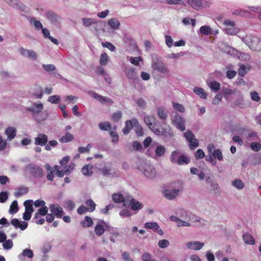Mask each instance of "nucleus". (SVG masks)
I'll return each mask as SVG.
<instances>
[{
	"mask_svg": "<svg viewBox=\"0 0 261 261\" xmlns=\"http://www.w3.org/2000/svg\"><path fill=\"white\" fill-rule=\"evenodd\" d=\"M144 121L149 129L157 135H163L166 137L174 135L170 126L163 127L159 122L156 121V118L153 116H145Z\"/></svg>",
	"mask_w": 261,
	"mask_h": 261,
	"instance_id": "obj_1",
	"label": "nucleus"
},
{
	"mask_svg": "<svg viewBox=\"0 0 261 261\" xmlns=\"http://www.w3.org/2000/svg\"><path fill=\"white\" fill-rule=\"evenodd\" d=\"M239 37L251 50L256 53H261V37L252 35Z\"/></svg>",
	"mask_w": 261,
	"mask_h": 261,
	"instance_id": "obj_2",
	"label": "nucleus"
},
{
	"mask_svg": "<svg viewBox=\"0 0 261 261\" xmlns=\"http://www.w3.org/2000/svg\"><path fill=\"white\" fill-rule=\"evenodd\" d=\"M43 105L42 103H33L30 107L27 108L26 110L32 113V115L36 121L40 123L48 117L46 111H42Z\"/></svg>",
	"mask_w": 261,
	"mask_h": 261,
	"instance_id": "obj_3",
	"label": "nucleus"
},
{
	"mask_svg": "<svg viewBox=\"0 0 261 261\" xmlns=\"http://www.w3.org/2000/svg\"><path fill=\"white\" fill-rule=\"evenodd\" d=\"M176 214L178 217L171 216L169 220L176 222L177 227H190L191 226V224L189 222L190 214L187 211L179 209L177 211Z\"/></svg>",
	"mask_w": 261,
	"mask_h": 261,
	"instance_id": "obj_4",
	"label": "nucleus"
},
{
	"mask_svg": "<svg viewBox=\"0 0 261 261\" xmlns=\"http://www.w3.org/2000/svg\"><path fill=\"white\" fill-rule=\"evenodd\" d=\"M170 160L173 164L178 165H187L190 162V159L186 155L178 150L172 152Z\"/></svg>",
	"mask_w": 261,
	"mask_h": 261,
	"instance_id": "obj_5",
	"label": "nucleus"
},
{
	"mask_svg": "<svg viewBox=\"0 0 261 261\" xmlns=\"http://www.w3.org/2000/svg\"><path fill=\"white\" fill-rule=\"evenodd\" d=\"M151 67L154 70H156L161 73L168 74L170 72L169 69L156 55L152 56Z\"/></svg>",
	"mask_w": 261,
	"mask_h": 261,
	"instance_id": "obj_6",
	"label": "nucleus"
},
{
	"mask_svg": "<svg viewBox=\"0 0 261 261\" xmlns=\"http://www.w3.org/2000/svg\"><path fill=\"white\" fill-rule=\"evenodd\" d=\"M139 170L148 179H153L156 175V171L153 166L147 162H142L140 165Z\"/></svg>",
	"mask_w": 261,
	"mask_h": 261,
	"instance_id": "obj_7",
	"label": "nucleus"
},
{
	"mask_svg": "<svg viewBox=\"0 0 261 261\" xmlns=\"http://www.w3.org/2000/svg\"><path fill=\"white\" fill-rule=\"evenodd\" d=\"M171 121L172 124L175 126L177 129L183 132L185 130V120L181 116H180L178 113L176 112L173 113Z\"/></svg>",
	"mask_w": 261,
	"mask_h": 261,
	"instance_id": "obj_8",
	"label": "nucleus"
},
{
	"mask_svg": "<svg viewBox=\"0 0 261 261\" xmlns=\"http://www.w3.org/2000/svg\"><path fill=\"white\" fill-rule=\"evenodd\" d=\"M223 24L225 27L224 31L228 35H236L240 32V29L236 27L235 23L233 21L225 20Z\"/></svg>",
	"mask_w": 261,
	"mask_h": 261,
	"instance_id": "obj_9",
	"label": "nucleus"
},
{
	"mask_svg": "<svg viewBox=\"0 0 261 261\" xmlns=\"http://www.w3.org/2000/svg\"><path fill=\"white\" fill-rule=\"evenodd\" d=\"M83 25L86 27H89L94 25L93 28L96 32L98 31V28L101 27L105 25V22L102 21H97L94 19L91 18H83L82 19Z\"/></svg>",
	"mask_w": 261,
	"mask_h": 261,
	"instance_id": "obj_10",
	"label": "nucleus"
},
{
	"mask_svg": "<svg viewBox=\"0 0 261 261\" xmlns=\"http://www.w3.org/2000/svg\"><path fill=\"white\" fill-rule=\"evenodd\" d=\"M25 169L30 173L37 177L43 176V171L41 168L34 164H29L25 167Z\"/></svg>",
	"mask_w": 261,
	"mask_h": 261,
	"instance_id": "obj_11",
	"label": "nucleus"
},
{
	"mask_svg": "<svg viewBox=\"0 0 261 261\" xmlns=\"http://www.w3.org/2000/svg\"><path fill=\"white\" fill-rule=\"evenodd\" d=\"M124 206H130L133 211H138L143 207V205L139 201L135 200L130 196H128L127 201L124 202Z\"/></svg>",
	"mask_w": 261,
	"mask_h": 261,
	"instance_id": "obj_12",
	"label": "nucleus"
},
{
	"mask_svg": "<svg viewBox=\"0 0 261 261\" xmlns=\"http://www.w3.org/2000/svg\"><path fill=\"white\" fill-rule=\"evenodd\" d=\"M187 3L195 10H199L210 5L207 0H188Z\"/></svg>",
	"mask_w": 261,
	"mask_h": 261,
	"instance_id": "obj_13",
	"label": "nucleus"
},
{
	"mask_svg": "<svg viewBox=\"0 0 261 261\" xmlns=\"http://www.w3.org/2000/svg\"><path fill=\"white\" fill-rule=\"evenodd\" d=\"M5 2L11 7L25 13L28 12L27 7L19 0H5Z\"/></svg>",
	"mask_w": 261,
	"mask_h": 261,
	"instance_id": "obj_14",
	"label": "nucleus"
},
{
	"mask_svg": "<svg viewBox=\"0 0 261 261\" xmlns=\"http://www.w3.org/2000/svg\"><path fill=\"white\" fill-rule=\"evenodd\" d=\"M19 53L23 57L29 58L32 61H36L38 58L37 53L33 50L25 49L24 48H20Z\"/></svg>",
	"mask_w": 261,
	"mask_h": 261,
	"instance_id": "obj_15",
	"label": "nucleus"
},
{
	"mask_svg": "<svg viewBox=\"0 0 261 261\" xmlns=\"http://www.w3.org/2000/svg\"><path fill=\"white\" fill-rule=\"evenodd\" d=\"M45 16L50 22L54 25L59 24L61 20L60 16L51 11H47L45 13Z\"/></svg>",
	"mask_w": 261,
	"mask_h": 261,
	"instance_id": "obj_16",
	"label": "nucleus"
},
{
	"mask_svg": "<svg viewBox=\"0 0 261 261\" xmlns=\"http://www.w3.org/2000/svg\"><path fill=\"white\" fill-rule=\"evenodd\" d=\"M207 150L208 152L215 158H217L219 161H222L223 160V158L220 149H216L214 144H208L207 146Z\"/></svg>",
	"mask_w": 261,
	"mask_h": 261,
	"instance_id": "obj_17",
	"label": "nucleus"
},
{
	"mask_svg": "<svg viewBox=\"0 0 261 261\" xmlns=\"http://www.w3.org/2000/svg\"><path fill=\"white\" fill-rule=\"evenodd\" d=\"M88 94L101 103H113L111 99L102 96L93 91H89Z\"/></svg>",
	"mask_w": 261,
	"mask_h": 261,
	"instance_id": "obj_18",
	"label": "nucleus"
},
{
	"mask_svg": "<svg viewBox=\"0 0 261 261\" xmlns=\"http://www.w3.org/2000/svg\"><path fill=\"white\" fill-rule=\"evenodd\" d=\"M34 140L35 145L43 146L48 142V137L44 134L40 133L35 138Z\"/></svg>",
	"mask_w": 261,
	"mask_h": 261,
	"instance_id": "obj_19",
	"label": "nucleus"
},
{
	"mask_svg": "<svg viewBox=\"0 0 261 261\" xmlns=\"http://www.w3.org/2000/svg\"><path fill=\"white\" fill-rule=\"evenodd\" d=\"M100 172L101 174L107 177H117L119 176L118 172L116 171H113L110 168L105 166L101 169H100Z\"/></svg>",
	"mask_w": 261,
	"mask_h": 261,
	"instance_id": "obj_20",
	"label": "nucleus"
},
{
	"mask_svg": "<svg viewBox=\"0 0 261 261\" xmlns=\"http://www.w3.org/2000/svg\"><path fill=\"white\" fill-rule=\"evenodd\" d=\"M108 227L109 226L103 221H100L95 226V233L97 236H100L103 234L105 231L106 230Z\"/></svg>",
	"mask_w": 261,
	"mask_h": 261,
	"instance_id": "obj_21",
	"label": "nucleus"
},
{
	"mask_svg": "<svg viewBox=\"0 0 261 261\" xmlns=\"http://www.w3.org/2000/svg\"><path fill=\"white\" fill-rule=\"evenodd\" d=\"M180 192L179 189H167L164 192V196L168 200L175 198Z\"/></svg>",
	"mask_w": 261,
	"mask_h": 261,
	"instance_id": "obj_22",
	"label": "nucleus"
},
{
	"mask_svg": "<svg viewBox=\"0 0 261 261\" xmlns=\"http://www.w3.org/2000/svg\"><path fill=\"white\" fill-rule=\"evenodd\" d=\"M49 209L54 215L58 218H62L64 214L63 208L58 204H51Z\"/></svg>",
	"mask_w": 261,
	"mask_h": 261,
	"instance_id": "obj_23",
	"label": "nucleus"
},
{
	"mask_svg": "<svg viewBox=\"0 0 261 261\" xmlns=\"http://www.w3.org/2000/svg\"><path fill=\"white\" fill-rule=\"evenodd\" d=\"M204 245V244L203 243L199 241H190L186 244L188 249L194 250H199Z\"/></svg>",
	"mask_w": 261,
	"mask_h": 261,
	"instance_id": "obj_24",
	"label": "nucleus"
},
{
	"mask_svg": "<svg viewBox=\"0 0 261 261\" xmlns=\"http://www.w3.org/2000/svg\"><path fill=\"white\" fill-rule=\"evenodd\" d=\"M156 114L163 123L165 124L168 118V113L166 110L162 107H158L156 109Z\"/></svg>",
	"mask_w": 261,
	"mask_h": 261,
	"instance_id": "obj_25",
	"label": "nucleus"
},
{
	"mask_svg": "<svg viewBox=\"0 0 261 261\" xmlns=\"http://www.w3.org/2000/svg\"><path fill=\"white\" fill-rule=\"evenodd\" d=\"M11 223L15 228H19L21 230L25 229L28 225L27 222L25 221H20L17 219H12L11 221Z\"/></svg>",
	"mask_w": 261,
	"mask_h": 261,
	"instance_id": "obj_26",
	"label": "nucleus"
},
{
	"mask_svg": "<svg viewBox=\"0 0 261 261\" xmlns=\"http://www.w3.org/2000/svg\"><path fill=\"white\" fill-rule=\"evenodd\" d=\"M17 130L14 127H8L5 130V134L7 136V141H11L16 136Z\"/></svg>",
	"mask_w": 261,
	"mask_h": 261,
	"instance_id": "obj_27",
	"label": "nucleus"
},
{
	"mask_svg": "<svg viewBox=\"0 0 261 261\" xmlns=\"http://www.w3.org/2000/svg\"><path fill=\"white\" fill-rule=\"evenodd\" d=\"M34 253L33 251L27 248L23 250L22 252L18 255V257L20 260H24L25 257L32 259Z\"/></svg>",
	"mask_w": 261,
	"mask_h": 261,
	"instance_id": "obj_28",
	"label": "nucleus"
},
{
	"mask_svg": "<svg viewBox=\"0 0 261 261\" xmlns=\"http://www.w3.org/2000/svg\"><path fill=\"white\" fill-rule=\"evenodd\" d=\"M124 72L127 79L132 81H135L138 79L137 72L135 68H126Z\"/></svg>",
	"mask_w": 261,
	"mask_h": 261,
	"instance_id": "obj_29",
	"label": "nucleus"
},
{
	"mask_svg": "<svg viewBox=\"0 0 261 261\" xmlns=\"http://www.w3.org/2000/svg\"><path fill=\"white\" fill-rule=\"evenodd\" d=\"M218 47L222 51L227 54H231L234 53V49L224 42H221L219 44Z\"/></svg>",
	"mask_w": 261,
	"mask_h": 261,
	"instance_id": "obj_30",
	"label": "nucleus"
},
{
	"mask_svg": "<svg viewBox=\"0 0 261 261\" xmlns=\"http://www.w3.org/2000/svg\"><path fill=\"white\" fill-rule=\"evenodd\" d=\"M138 122V120L136 119H133L132 120H126L125 123V126L122 130L123 134L125 135L128 134L133 127V124H136Z\"/></svg>",
	"mask_w": 261,
	"mask_h": 261,
	"instance_id": "obj_31",
	"label": "nucleus"
},
{
	"mask_svg": "<svg viewBox=\"0 0 261 261\" xmlns=\"http://www.w3.org/2000/svg\"><path fill=\"white\" fill-rule=\"evenodd\" d=\"M234 105L241 109L246 108V105L244 102V96L240 92L238 94V97L234 101Z\"/></svg>",
	"mask_w": 261,
	"mask_h": 261,
	"instance_id": "obj_32",
	"label": "nucleus"
},
{
	"mask_svg": "<svg viewBox=\"0 0 261 261\" xmlns=\"http://www.w3.org/2000/svg\"><path fill=\"white\" fill-rule=\"evenodd\" d=\"M112 199L114 202L117 203L122 202L124 205V202L127 201L128 197L125 198L121 194L115 193L112 195Z\"/></svg>",
	"mask_w": 261,
	"mask_h": 261,
	"instance_id": "obj_33",
	"label": "nucleus"
},
{
	"mask_svg": "<svg viewBox=\"0 0 261 261\" xmlns=\"http://www.w3.org/2000/svg\"><path fill=\"white\" fill-rule=\"evenodd\" d=\"M207 85L214 92H217L220 89V84L216 81H207Z\"/></svg>",
	"mask_w": 261,
	"mask_h": 261,
	"instance_id": "obj_34",
	"label": "nucleus"
},
{
	"mask_svg": "<svg viewBox=\"0 0 261 261\" xmlns=\"http://www.w3.org/2000/svg\"><path fill=\"white\" fill-rule=\"evenodd\" d=\"M108 25L113 30H117L120 25L119 20L115 18H111L108 21Z\"/></svg>",
	"mask_w": 261,
	"mask_h": 261,
	"instance_id": "obj_35",
	"label": "nucleus"
},
{
	"mask_svg": "<svg viewBox=\"0 0 261 261\" xmlns=\"http://www.w3.org/2000/svg\"><path fill=\"white\" fill-rule=\"evenodd\" d=\"M231 185L239 190H242L245 187L244 183L240 179H235L232 180Z\"/></svg>",
	"mask_w": 261,
	"mask_h": 261,
	"instance_id": "obj_36",
	"label": "nucleus"
},
{
	"mask_svg": "<svg viewBox=\"0 0 261 261\" xmlns=\"http://www.w3.org/2000/svg\"><path fill=\"white\" fill-rule=\"evenodd\" d=\"M194 92L199 96L201 98L206 99L207 94L203 89L200 87H196L193 90Z\"/></svg>",
	"mask_w": 261,
	"mask_h": 261,
	"instance_id": "obj_37",
	"label": "nucleus"
},
{
	"mask_svg": "<svg viewBox=\"0 0 261 261\" xmlns=\"http://www.w3.org/2000/svg\"><path fill=\"white\" fill-rule=\"evenodd\" d=\"M250 69L249 66H247L244 64H240L238 70V74L240 76L243 77L247 74Z\"/></svg>",
	"mask_w": 261,
	"mask_h": 261,
	"instance_id": "obj_38",
	"label": "nucleus"
},
{
	"mask_svg": "<svg viewBox=\"0 0 261 261\" xmlns=\"http://www.w3.org/2000/svg\"><path fill=\"white\" fill-rule=\"evenodd\" d=\"M210 191L213 195H218L220 194V189L218 183L216 182L211 183L210 187Z\"/></svg>",
	"mask_w": 261,
	"mask_h": 261,
	"instance_id": "obj_39",
	"label": "nucleus"
},
{
	"mask_svg": "<svg viewBox=\"0 0 261 261\" xmlns=\"http://www.w3.org/2000/svg\"><path fill=\"white\" fill-rule=\"evenodd\" d=\"M243 238L244 242L247 244L253 245L255 243L254 239L248 233H244Z\"/></svg>",
	"mask_w": 261,
	"mask_h": 261,
	"instance_id": "obj_40",
	"label": "nucleus"
},
{
	"mask_svg": "<svg viewBox=\"0 0 261 261\" xmlns=\"http://www.w3.org/2000/svg\"><path fill=\"white\" fill-rule=\"evenodd\" d=\"M73 139V135L68 132H66L65 136L60 138L59 141L61 143H66L72 141Z\"/></svg>",
	"mask_w": 261,
	"mask_h": 261,
	"instance_id": "obj_41",
	"label": "nucleus"
},
{
	"mask_svg": "<svg viewBox=\"0 0 261 261\" xmlns=\"http://www.w3.org/2000/svg\"><path fill=\"white\" fill-rule=\"evenodd\" d=\"M92 166L89 164L84 166L82 169V173L87 176L92 175L93 172L92 171Z\"/></svg>",
	"mask_w": 261,
	"mask_h": 261,
	"instance_id": "obj_42",
	"label": "nucleus"
},
{
	"mask_svg": "<svg viewBox=\"0 0 261 261\" xmlns=\"http://www.w3.org/2000/svg\"><path fill=\"white\" fill-rule=\"evenodd\" d=\"M166 151V148L162 145H159L155 150V155L160 157L163 156Z\"/></svg>",
	"mask_w": 261,
	"mask_h": 261,
	"instance_id": "obj_43",
	"label": "nucleus"
},
{
	"mask_svg": "<svg viewBox=\"0 0 261 261\" xmlns=\"http://www.w3.org/2000/svg\"><path fill=\"white\" fill-rule=\"evenodd\" d=\"M33 201L32 200H28L24 201V205L25 206V211L32 214L34 211L33 207Z\"/></svg>",
	"mask_w": 261,
	"mask_h": 261,
	"instance_id": "obj_44",
	"label": "nucleus"
},
{
	"mask_svg": "<svg viewBox=\"0 0 261 261\" xmlns=\"http://www.w3.org/2000/svg\"><path fill=\"white\" fill-rule=\"evenodd\" d=\"M29 21L32 25H33L37 30L42 29L43 25L40 21L37 20L34 17H31L29 19Z\"/></svg>",
	"mask_w": 261,
	"mask_h": 261,
	"instance_id": "obj_45",
	"label": "nucleus"
},
{
	"mask_svg": "<svg viewBox=\"0 0 261 261\" xmlns=\"http://www.w3.org/2000/svg\"><path fill=\"white\" fill-rule=\"evenodd\" d=\"M127 146L128 147V149L130 151H133V150L139 151L142 149V146L141 144L137 141H134L132 143L133 149H131L130 148V144H128L127 145Z\"/></svg>",
	"mask_w": 261,
	"mask_h": 261,
	"instance_id": "obj_46",
	"label": "nucleus"
},
{
	"mask_svg": "<svg viewBox=\"0 0 261 261\" xmlns=\"http://www.w3.org/2000/svg\"><path fill=\"white\" fill-rule=\"evenodd\" d=\"M48 210V207L46 206H42V207L38 210V212L35 214V218H38L39 215L45 216L47 214Z\"/></svg>",
	"mask_w": 261,
	"mask_h": 261,
	"instance_id": "obj_47",
	"label": "nucleus"
},
{
	"mask_svg": "<svg viewBox=\"0 0 261 261\" xmlns=\"http://www.w3.org/2000/svg\"><path fill=\"white\" fill-rule=\"evenodd\" d=\"M109 58L106 53H102L100 57L99 63L101 65L105 66L107 64Z\"/></svg>",
	"mask_w": 261,
	"mask_h": 261,
	"instance_id": "obj_48",
	"label": "nucleus"
},
{
	"mask_svg": "<svg viewBox=\"0 0 261 261\" xmlns=\"http://www.w3.org/2000/svg\"><path fill=\"white\" fill-rule=\"evenodd\" d=\"M222 92L224 96L236 94L237 92L236 90H231L225 87L222 88Z\"/></svg>",
	"mask_w": 261,
	"mask_h": 261,
	"instance_id": "obj_49",
	"label": "nucleus"
},
{
	"mask_svg": "<svg viewBox=\"0 0 261 261\" xmlns=\"http://www.w3.org/2000/svg\"><path fill=\"white\" fill-rule=\"evenodd\" d=\"M18 210V207L17 201L16 200H14L11 203L9 212L10 214H14L16 213Z\"/></svg>",
	"mask_w": 261,
	"mask_h": 261,
	"instance_id": "obj_50",
	"label": "nucleus"
},
{
	"mask_svg": "<svg viewBox=\"0 0 261 261\" xmlns=\"http://www.w3.org/2000/svg\"><path fill=\"white\" fill-rule=\"evenodd\" d=\"M98 126L99 128L102 130L107 131L111 129V125L109 122H102L99 123Z\"/></svg>",
	"mask_w": 261,
	"mask_h": 261,
	"instance_id": "obj_51",
	"label": "nucleus"
},
{
	"mask_svg": "<svg viewBox=\"0 0 261 261\" xmlns=\"http://www.w3.org/2000/svg\"><path fill=\"white\" fill-rule=\"evenodd\" d=\"M172 106L175 110L178 111L180 113H184L185 111L184 106L180 103L175 102H172Z\"/></svg>",
	"mask_w": 261,
	"mask_h": 261,
	"instance_id": "obj_52",
	"label": "nucleus"
},
{
	"mask_svg": "<svg viewBox=\"0 0 261 261\" xmlns=\"http://www.w3.org/2000/svg\"><path fill=\"white\" fill-rule=\"evenodd\" d=\"M199 31L202 34L207 35L210 34L212 30L209 26L203 25L200 27Z\"/></svg>",
	"mask_w": 261,
	"mask_h": 261,
	"instance_id": "obj_53",
	"label": "nucleus"
},
{
	"mask_svg": "<svg viewBox=\"0 0 261 261\" xmlns=\"http://www.w3.org/2000/svg\"><path fill=\"white\" fill-rule=\"evenodd\" d=\"M85 203H86V205L87 206H88L87 207L88 208L90 212H92L95 210L96 204L92 200H91V199L87 200L86 201Z\"/></svg>",
	"mask_w": 261,
	"mask_h": 261,
	"instance_id": "obj_54",
	"label": "nucleus"
},
{
	"mask_svg": "<svg viewBox=\"0 0 261 261\" xmlns=\"http://www.w3.org/2000/svg\"><path fill=\"white\" fill-rule=\"evenodd\" d=\"M28 191V190L27 188L22 187L18 189L17 191L15 193L14 195L16 197H20L22 195L26 194Z\"/></svg>",
	"mask_w": 261,
	"mask_h": 261,
	"instance_id": "obj_55",
	"label": "nucleus"
},
{
	"mask_svg": "<svg viewBox=\"0 0 261 261\" xmlns=\"http://www.w3.org/2000/svg\"><path fill=\"white\" fill-rule=\"evenodd\" d=\"M142 261H156L153 256L148 253H144L142 256Z\"/></svg>",
	"mask_w": 261,
	"mask_h": 261,
	"instance_id": "obj_56",
	"label": "nucleus"
},
{
	"mask_svg": "<svg viewBox=\"0 0 261 261\" xmlns=\"http://www.w3.org/2000/svg\"><path fill=\"white\" fill-rule=\"evenodd\" d=\"M145 227L154 230H157L160 227L158 224L156 222H147L145 224Z\"/></svg>",
	"mask_w": 261,
	"mask_h": 261,
	"instance_id": "obj_57",
	"label": "nucleus"
},
{
	"mask_svg": "<svg viewBox=\"0 0 261 261\" xmlns=\"http://www.w3.org/2000/svg\"><path fill=\"white\" fill-rule=\"evenodd\" d=\"M93 224L92 219L89 216H86L84 220L82 222L83 226L87 227H90Z\"/></svg>",
	"mask_w": 261,
	"mask_h": 261,
	"instance_id": "obj_58",
	"label": "nucleus"
},
{
	"mask_svg": "<svg viewBox=\"0 0 261 261\" xmlns=\"http://www.w3.org/2000/svg\"><path fill=\"white\" fill-rule=\"evenodd\" d=\"M75 164L73 163H70L68 166L64 167V173L66 175L70 174L74 169Z\"/></svg>",
	"mask_w": 261,
	"mask_h": 261,
	"instance_id": "obj_59",
	"label": "nucleus"
},
{
	"mask_svg": "<svg viewBox=\"0 0 261 261\" xmlns=\"http://www.w3.org/2000/svg\"><path fill=\"white\" fill-rule=\"evenodd\" d=\"M250 94L252 100L256 102H259L261 100V98L257 92L251 91Z\"/></svg>",
	"mask_w": 261,
	"mask_h": 261,
	"instance_id": "obj_60",
	"label": "nucleus"
},
{
	"mask_svg": "<svg viewBox=\"0 0 261 261\" xmlns=\"http://www.w3.org/2000/svg\"><path fill=\"white\" fill-rule=\"evenodd\" d=\"M142 61V58L141 57H130L129 58V61L130 62L136 66H139V62Z\"/></svg>",
	"mask_w": 261,
	"mask_h": 261,
	"instance_id": "obj_61",
	"label": "nucleus"
},
{
	"mask_svg": "<svg viewBox=\"0 0 261 261\" xmlns=\"http://www.w3.org/2000/svg\"><path fill=\"white\" fill-rule=\"evenodd\" d=\"M233 15H240L243 17H247V15L249 14V12L247 11H243L242 10H237L233 12Z\"/></svg>",
	"mask_w": 261,
	"mask_h": 261,
	"instance_id": "obj_62",
	"label": "nucleus"
},
{
	"mask_svg": "<svg viewBox=\"0 0 261 261\" xmlns=\"http://www.w3.org/2000/svg\"><path fill=\"white\" fill-rule=\"evenodd\" d=\"M48 101L52 103H57L60 101V97L57 95L51 96L48 97Z\"/></svg>",
	"mask_w": 261,
	"mask_h": 261,
	"instance_id": "obj_63",
	"label": "nucleus"
},
{
	"mask_svg": "<svg viewBox=\"0 0 261 261\" xmlns=\"http://www.w3.org/2000/svg\"><path fill=\"white\" fill-rule=\"evenodd\" d=\"M169 242L166 239L161 240L158 242V246L161 248H165L169 245Z\"/></svg>",
	"mask_w": 261,
	"mask_h": 261,
	"instance_id": "obj_64",
	"label": "nucleus"
}]
</instances>
